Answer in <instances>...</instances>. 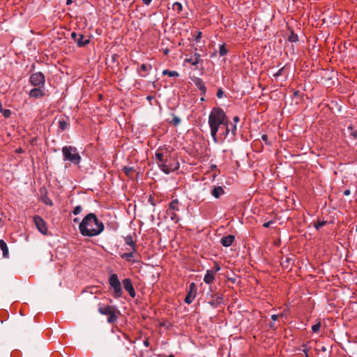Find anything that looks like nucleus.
Here are the masks:
<instances>
[{
	"mask_svg": "<svg viewBox=\"0 0 357 357\" xmlns=\"http://www.w3.org/2000/svg\"><path fill=\"white\" fill-rule=\"evenodd\" d=\"M208 125L211 129V135L215 143H218L217 133L220 126L225 127L224 138H226L229 132L228 119L224 110L220 107H214L208 116Z\"/></svg>",
	"mask_w": 357,
	"mask_h": 357,
	"instance_id": "f257e3e1",
	"label": "nucleus"
},
{
	"mask_svg": "<svg viewBox=\"0 0 357 357\" xmlns=\"http://www.w3.org/2000/svg\"><path fill=\"white\" fill-rule=\"evenodd\" d=\"M104 228L102 222L92 213L86 215L79 225V231L84 236H98L104 230Z\"/></svg>",
	"mask_w": 357,
	"mask_h": 357,
	"instance_id": "f03ea898",
	"label": "nucleus"
},
{
	"mask_svg": "<svg viewBox=\"0 0 357 357\" xmlns=\"http://www.w3.org/2000/svg\"><path fill=\"white\" fill-rule=\"evenodd\" d=\"M155 160L160 169L165 174L174 172L179 168V163L177 160L172 157L168 152H162L158 150L155 154Z\"/></svg>",
	"mask_w": 357,
	"mask_h": 357,
	"instance_id": "7ed1b4c3",
	"label": "nucleus"
},
{
	"mask_svg": "<svg viewBox=\"0 0 357 357\" xmlns=\"http://www.w3.org/2000/svg\"><path fill=\"white\" fill-rule=\"evenodd\" d=\"M62 153L65 161H70L75 165H79L81 161V156L76 147L66 146L62 148Z\"/></svg>",
	"mask_w": 357,
	"mask_h": 357,
	"instance_id": "20e7f679",
	"label": "nucleus"
},
{
	"mask_svg": "<svg viewBox=\"0 0 357 357\" xmlns=\"http://www.w3.org/2000/svg\"><path fill=\"white\" fill-rule=\"evenodd\" d=\"M109 289L112 290V296L114 298H119L123 295L121 284L119 280L118 275L113 273L109 278Z\"/></svg>",
	"mask_w": 357,
	"mask_h": 357,
	"instance_id": "39448f33",
	"label": "nucleus"
},
{
	"mask_svg": "<svg viewBox=\"0 0 357 357\" xmlns=\"http://www.w3.org/2000/svg\"><path fill=\"white\" fill-rule=\"evenodd\" d=\"M29 82L34 86L42 87L45 85V77L41 72L34 73L31 75Z\"/></svg>",
	"mask_w": 357,
	"mask_h": 357,
	"instance_id": "423d86ee",
	"label": "nucleus"
},
{
	"mask_svg": "<svg viewBox=\"0 0 357 357\" xmlns=\"http://www.w3.org/2000/svg\"><path fill=\"white\" fill-rule=\"evenodd\" d=\"M197 291V289L196 284L195 282L190 283L188 288L187 295L184 300L185 303L187 304L192 303L196 298Z\"/></svg>",
	"mask_w": 357,
	"mask_h": 357,
	"instance_id": "0eeeda50",
	"label": "nucleus"
},
{
	"mask_svg": "<svg viewBox=\"0 0 357 357\" xmlns=\"http://www.w3.org/2000/svg\"><path fill=\"white\" fill-rule=\"evenodd\" d=\"M34 224L38 230L43 234H47L48 229L45 220L39 215L33 217Z\"/></svg>",
	"mask_w": 357,
	"mask_h": 357,
	"instance_id": "6e6552de",
	"label": "nucleus"
},
{
	"mask_svg": "<svg viewBox=\"0 0 357 357\" xmlns=\"http://www.w3.org/2000/svg\"><path fill=\"white\" fill-rule=\"evenodd\" d=\"M123 285L126 291H127L129 295L134 298L136 296V293L134 287L132 283V280L130 278H126L122 281Z\"/></svg>",
	"mask_w": 357,
	"mask_h": 357,
	"instance_id": "1a4fd4ad",
	"label": "nucleus"
},
{
	"mask_svg": "<svg viewBox=\"0 0 357 357\" xmlns=\"http://www.w3.org/2000/svg\"><path fill=\"white\" fill-rule=\"evenodd\" d=\"M185 63H188L190 65L195 66L200 62H202V59H201L200 54L197 52H195V54L191 56L190 58H185L184 60Z\"/></svg>",
	"mask_w": 357,
	"mask_h": 357,
	"instance_id": "9d476101",
	"label": "nucleus"
},
{
	"mask_svg": "<svg viewBox=\"0 0 357 357\" xmlns=\"http://www.w3.org/2000/svg\"><path fill=\"white\" fill-rule=\"evenodd\" d=\"M151 70L152 66L151 64L143 63L137 69V72L141 77H145L149 75Z\"/></svg>",
	"mask_w": 357,
	"mask_h": 357,
	"instance_id": "9b49d317",
	"label": "nucleus"
},
{
	"mask_svg": "<svg viewBox=\"0 0 357 357\" xmlns=\"http://www.w3.org/2000/svg\"><path fill=\"white\" fill-rule=\"evenodd\" d=\"M31 98H40L45 96V92L40 89V87H37L32 89L29 93Z\"/></svg>",
	"mask_w": 357,
	"mask_h": 357,
	"instance_id": "f8f14e48",
	"label": "nucleus"
},
{
	"mask_svg": "<svg viewBox=\"0 0 357 357\" xmlns=\"http://www.w3.org/2000/svg\"><path fill=\"white\" fill-rule=\"evenodd\" d=\"M234 240L235 236L229 234L226 236H223L220 240V243L224 247H229L234 243Z\"/></svg>",
	"mask_w": 357,
	"mask_h": 357,
	"instance_id": "ddd939ff",
	"label": "nucleus"
},
{
	"mask_svg": "<svg viewBox=\"0 0 357 357\" xmlns=\"http://www.w3.org/2000/svg\"><path fill=\"white\" fill-rule=\"evenodd\" d=\"M215 273L210 269L207 270L204 277V282L207 284H211L215 280Z\"/></svg>",
	"mask_w": 357,
	"mask_h": 357,
	"instance_id": "4468645a",
	"label": "nucleus"
},
{
	"mask_svg": "<svg viewBox=\"0 0 357 357\" xmlns=\"http://www.w3.org/2000/svg\"><path fill=\"white\" fill-rule=\"evenodd\" d=\"M116 309V308L114 306L102 305L99 307L98 311L102 314L109 315Z\"/></svg>",
	"mask_w": 357,
	"mask_h": 357,
	"instance_id": "2eb2a0df",
	"label": "nucleus"
},
{
	"mask_svg": "<svg viewBox=\"0 0 357 357\" xmlns=\"http://www.w3.org/2000/svg\"><path fill=\"white\" fill-rule=\"evenodd\" d=\"M179 211V202L177 199H173L169 204L167 211Z\"/></svg>",
	"mask_w": 357,
	"mask_h": 357,
	"instance_id": "dca6fc26",
	"label": "nucleus"
},
{
	"mask_svg": "<svg viewBox=\"0 0 357 357\" xmlns=\"http://www.w3.org/2000/svg\"><path fill=\"white\" fill-rule=\"evenodd\" d=\"M134 252L132 250L131 252H125L121 255V258L125 259L127 261L134 264L137 261V260L134 259Z\"/></svg>",
	"mask_w": 357,
	"mask_h": 357,
	"instance_id": "f3484780",
	"label": "nucleus"
},
{
	"mask_svg": "<svg viewBox=\"0 0 357 357\" xmlns=\"http://www.w3.org/2000/svg\"><path fill=\"white\" fill-rule=\"evenodd\" d=\"M212 195L215 198H219L221 195L225 194V190L221 186L215 187L211 191Z\"/></svg>",
	"mask_w": 357,
	"mask_h": 357,
	"instance_id": "a211bd4d",
	"label": "nucleus"
},
{
	"mask_svg": "<svg viewBox=\"0 0 357 357\" xmlns=\"http://www.w3.org/2000/svg\"><path fill=\"white\" fill-rule=\"evenodd\" d=\"M75 42L79 47H83L89 43V39H84V36L82 34H78V37Z\"/></svg>",
	"mask_w": 357,
	"mask_h": 357,
	"instance_id": "6ab92c4d",
	"label": "nucleus"
},
{
	"mask_svg": "<svg viewBox=\"0 0 357 357\" xmlns=\"http://www.w3.org/2000/svg\"><path fill=\"white\" fill-rule=\"evenodd\" d=\"M347 130L349 132V137L357 141V128L351 124L347 127Z\"/></svg>",
	"mask_w": 357,
	"mask_h": 357,
	"instance_id": "aec40b11",
	"label": "nucleus"
},
{
	"mask_svg": "<svg viewBox=\"0 0 357 357\" xmlns=\"http://www.w3.org/2000/svg\"><path fill=\"white\" fill-rule=\"evenodd\" d=\"M0 249L3 252V257H8V248L6 243L2 239H0Z\"/></svg>",
	"mask_w": 357,
	"mask_h": 357,
	"instance_id": "412c9836",
	"label": "nucleus"
},
{
	"mask_svg": "<svg viewBox=\"0 0 357 357\" xmlns=\"http://www.w3.org/2000/svg\"><path fill=\"white\" fill-rule=\"evenodd\" d=\"M196 86L199 88V89L201 91L202 94H205L206 92V87L204 83V82L198 78L195 82Z\"/></svg>",
	"mask_w": 357,
	"mask_h": 357,
	"instance_id": "4be33fe9",
	"label": "nucleus"
},
{
	"mask_svg": "<svg viewBox=\"0 0 357 357\" xmlns=\"http://www.w3.org/2000/svg\"><path fill=\"white\" fill-rule=\"evenodd\" d=\"M119 313V312H118V310L116 309L114 310L110 314L107 315L108 316L107 321L109 323L116 322L117 320V318H118Z\"/></svg>",
	"mask_w": 357,
	"mask_h": 357,
	"instance_id": "5701e85b",
	"label": "nucleus"
},
{
	"mask_svg": "<svg viewBox=\"0 0 357 357\" xmlns=\"http://www.w3.org/2000/svg\"><path fill=\"white\" fill-rule=\"evenodd\" d=\"M125 241H126V243L128 245H130L131 248H132V250L133 251H135L136 250V248H135V241H133V238H132V236H127L126 238H125Z\"/></svg>",
	"mask_w": 357,
	"mask_h": 357,
	"instance_id": "b1692460",
	"label": "nucleus"
},
{
	"mask_svg": "<svg viewBox=\"0 0 357 357\" xmlns=\"http://www.w3.org/2000/svg\"><path fill=\"white\" fill-rule=\"evenodd\" d=\"M288 72L287 71L286 67L283 66L278 71L273 74V77L277 78L280 75H284L285 78L287 77Z\"/></svg>",
	"mask_w": 357,
	"mask_h": 357,
	"instance_id": "393cba45",
	"label": "nucleus"
},
{
	"mask_svg": "<svg viewBox=\"0 0 357 357\" xmlns=\"http://www.w3.org/2000/svg\"><path fill=\"white\" fill-rule=\"evenodd\" d=\"M59 128L63 131L65 130L66 129H67L68 126V123L67 122V121L64 119H60L59 120Z\"/></svg>",
	"mask_w": 357,
	"mask_h": 357,
	"instance_id": "a878e982",
	"label": "nucleus"
},
{
	"mask_svg": "<svg viewBox=\"0 0 357 357\" xmlns=\"http://www.w3.org/2000/svg\"><path fill=\"white\" fill-rule=\"evenodd\" d=\"M167 214L169 215L170 219L174 222L175 223H177L179 220V218L176 214V212L175 211H167Z\"/></svg>",
	"mask_w": 357,
	"mask_h": 357,
	"instance_id": "bb28decb",
	"label": "nucleus"
},
{
	"mask_svg": "<svg viewBox=\"0 0 357 357\" xmlns=\"http://www.w3.org/2000/svg\"><path fill=\"white\" fill-rule=\"evenodd\" d=\"M163 75H168L169 77H178V73L176 71H171L167 69L162 71Z\"/></svg>",
	"mask_w": 357,
	"mask_h": 357,
	"instance_id": "cd10ccee",
	"label": "nucleus"
},
{
	"mask_svg": "<svg viewBox=\"0 0 357 357\" xmlns=\"http://www.w3.org/2000/svg\"><path fill=\"white\" fill-rule=\"evenodd\" d=\"M172 9L174 10H176L178 13H179L182 11V9H183L182 4L179 2H175L172 5Z\"/></svg>",
	"mask_w": 357,
	"mask_h": 357,
	"instance_id": "c85d7f7f",
	"label": "nucleus"
},
{
	"mask_svg": "<svg viewBox=\"0 0 357 357\" xmlns=\"http://www.w3.org/2000/svg\"><path fill=\"white\" fill-rule=\"evenodd\" d=\"M172 116H173V118L169 121V123L174 126H177L181 123V119L179 117L175 116L174 114H172Z\"/></svg>",
	"mask_w": 357,
	"mask_h": 357,
	"instance_id": "c756f323",
	"label": "nucleus"
},
{
	"mask_svg": "<svg viewBox=\"0 0 357 357\" xmlns=\"http://www.w3.org/2000/svg\"><path fill=\"white\" fill-rule=\"evenodd\" d=\"M228 53V50L226 48L225 45L222 44L220 46L219 54L220 56H223Z\"/></svg>",
	"mask_w": 357,
	"mask_h": 357,
	"instance_id": "7c9ffc66",
	"label": "nucleus"
},
{
	"mask_svg": "<svg viewBox=\"0 0 357 357\" xmlns=\"http://www.w3.org/2000/svg\"><path fill=\"white\" fill-rule=\"evenodd\" d=\"M321 326V324L320 320L317 321V323L312 326V331L313 333H319Z\"/></svg>",
	"mask_w": 357,
	"mask_h": 357,
	"instance_id": "2f4dec72",
	"label": "nucleus"
},
{
	"mask_svg": "<svg viewBox=\"0 0 357 357\" xmlns=\"http://www.w3.org/2000/svg\"><path fill=\"white\" fill-rule=\"evenodd\" d=\"M326 224V221H324V220H323V221L317 220V221L314 223V227H315L317 230H319L320 228H321V227H322L323 226H324Z\"/></svg>",
	"mask_w": 357,
	"mask_h": 357,
	"instance_id": "473e14b6",
	"label": "nucleus"
},
{
	"mask_svg": "<svg viewBox=\"0 0 357 357\" xmlns=\"http://www.w3.org/2000/svg\"><path fill=\"white\" fill-rule=\"evenodd\" d=\"M123 172L127 175V176H130L132 172H134V169L132 167H124L123 169Z\"/></svg>",
	"mask_w": 357,
	"mask_h": 357,
	"instance_id": "72a5a7b5",
	"label": "nucleus"
},
{
	"mask_svg": "<svg viewBox=\"0 0 357 357\" xmlns=\"http://www.w3.org/2000/svg\"><path fill=\"white\" fill-rule=\"evenodd\" d=\"M298 36L293 32L289 36V40L291 42H296V41H298Z\"/></svg>",
	"mask_w": 357,
	"mask_h": 357,
	"instance_id": "f704fd0d",
	"label": "nucleus"
},
{
	"mask_svg": "<svg viewBox=\"0 0 357 357\" xmlns=\"http://www.w3.org/2000/svg\"><path fill=\"white\" fill-rule=\"evenodd\" d=\"M82 211V207L81 206H77L74 208L73 211V213L75 215L79 214Z\"/></svg>",
	"mask_w": 357,
	"mask_h": 357,
	"instance_id": "c9c22d12",
	"label": "nucleus"
},
{
	"mask_svg": "<svg viewBox=\"0 0 357 357\" xmlns=\"http://www.w3.org/2000/svg\"><path fill=\"white\" fill-rule=\"evenodd\" d=\"M210 270L216 274V273L220 270V266L217 262H215L213 267Z\"/></svg>",
	"mask_w": 357,
	"mask_h": 357,
	"instance_id": "e433bc0d",
	"label": "nucleus"
},
{
	"mask_svg": "<svg viewBox=\"0 0 357 357\" xmlns=\"http://www.w3.org/2000/svg\"><path fill=\"white\" fill-rule=\"evenodd\" d=\"M2 113L5 118H8L11 115V111L10 109H2Z\"/></svg>",
	"mask_w": 357,
	"mask_h": 357,
	"instance_id": "4c0bfd02",
	"label": "nucleus"
},
{
	"mask_svg": "<svg viewBox=\"0 0 357 357\" xmlns=\"http://www.w3.org/2000/svg\"><path fill=\"white\" fill-rule=\"evenodd\" d=\"M202 33L201 31H198L197 33V35L195 36V41L197 43H199L200 40L202 38Z\"/></svg>",
	"mask_w": 357,
	"mask_h": 357,
	"instance_id": "58836bf2",
	"label": "nucleus"
},
{
	"mask_svg": "<svg viewBox=\"0 0 357 357\" xmlns=\"http://www.w3.org/2000/svg\"><path fill=\"white\" fill-rule=\"evenodd\" d=\"M261 139L266 143V144L271 145V142L268 141L267 135H262Z\"/></svg>",
	"mask_w": 357,
	"mask_h": 357,
	"instance_id": "ea45409f",
	"label": "nucleus"
},
{
	"mask_svg": "<svg viewBox=\"0 0 357 357\" xmlns=\"http://www.w3.org/2000/svg\"><path fill=\"white\" fill-rule=\"evenodd\" d=\"M229 131L231 132V133L235 135L236 131V124L231 125V128H229Z\"/></svg>",
	"mask_w": 357,
	"mask_h": 357,
	"instance_id": "a19ab883",
	"label": "nucleus"
},
{
	"mask_svg": "<svg viewBox=\"0 0 357 357\" xmlns=\"http://www.w3.org/2000/svg\"><path fill=\"white\" fill-rule=\"evenodd\" d=\"M223 95H224V91L222 89H218V91L217 92V97L218 98H222L223 97Z\"/></svg>",
	"mask_w": 357,
	"mask_h": 357,
	"instance_id": "79ce46f5",
	"label": "nucleus"
},
{
	"mask_svg": "<svg viewBox=\"0 0 357 357\" xmlns=\"http://www.w3.org/2000/svg\"><path fill=\"white\" fill-rule=\"evenodd\" d=\"M273 223V220H270L268 222H266L265 223L263 224V227H266V228H268L271 227V225Z\"/></svg>",
	"mask_w": 357,
	"mask_h": 357,
	"instance_id": "37998d69",
	"label": "nucleus"
},
{
	"mask_svg": "<svg viewBox=\"0 0 357 357\" xmlns=\"http://www.w3.org/2000/svg\"><path fill=\"white\" fill-rule=\"evenodd\" d=\"M143 344L146 347H150V343H149V338H146L144 342H143Z\"/></svg>",
	"mask_w": 357,
	"mask_h": 357,
	"instance_id": "c03bdc74",
	"label": "nucleus"
},
{
	"mask_svg": "<svg viewBox=\"0 0 357 357\" xmlns=\"http://www.w3.org/2000/svg\"><path fill=\"white\" fill-rule=\"evenodd\" d=\"M149 202L151 203V204L152 206H155V201H154V198L152 197V196H150L149 197Z\"/></svg>",
	"mask_w": 357,
	"mask_h": 357,
	"instance_id": "a18cd8bd",
	"label": "nucleus"
},
{
	"mask_svg": "<svg viewBox=\"0 0 357 357\" xmlns=\"http://www.w3.org/2000/svg\"><path fill=\"white\" fill-rule=\"evenodd\" d=\"M282 314H280V315H278V314H273V315L271 316V319H272V320H273V321H276V320L278 319V317H282Z\"/></svg>",
	"mask_w": 357,
	"mask_h": 357,
	"instance_id": "49530a36",
	"label": "nucleus"
},
{
	"mask_svg": "<svg viewBox=\"0 0 357 357\" xmlns=\"http://www.w3.org/2000/svg\"><path fill=\"white\" fill-rule=\"evenodd\" d=\"M71 37L75 41V40H77V38L78 37V34H77L75 32H72L71 33Z\"/></svg>",
	"mask_w": 357,
	"mask_h": 357,
	"instance_id": "de8ad7c7",
	"label": "nucleus"
},
{
	"mask_svg": "<svg viewBox=\"0 0 357 357\" xmlns=\"http://www.w3.org/2000/svg\"><path fill=\"white\" fill-rule=\"evenodd\" d=\"M45 204H47V205H50L52 206V202L51 199H47L44 201Z\"/></svg>",
	"mask_w": 357,
	"mask_h": 357,
	"instance_id": "09e8293b",
	"label": "nucleus"
},
{
	"mask_svg": "<svg viewBox=\"0 0 357 357\" xmlns=\"http://www.w3.org/2000/svg\"><path fill=\"white\" fill-rule=\"evenodd\" d=\"M152 0H142L144 5L149 6L151 3Z\"/></svg>",
	"mask_w": 357,
	"mask_h": 357,
	"instance_id": "8fccbe9b",
	"label": "nucleus"
},
{
	"mask_svg": "<svg viewBox=\"0 0 357 357\" xmlns=\"http://www.w3.org/2000/svg\"><path fill=\"white\" fill-rule=\"evenodd\" d=\"M233 120H234V123H235V124H236V123L239 122L240 119H239V117H238V116H234V117Z\"/></svg>",
	"mask_w": 357,
	"mask_h": 357,
	"instance_id": "3c124183",
	"label": "nucleus"
},
{
	"mask_svg": "<svg viewBox=\"0 0 357 357\" xmlns=\"http://www.w3.org/2000/svg\"><path fill=\"white\" fill-rule=\"evenodd\" d=\"M350 194V190H346L344 192V195H349Z\"/></svg>",
	"mask_w": 357,
	"mask_h": 357,
	"instance_id": "603ef678",
	"label": "nucleus"
},
{
	"mask_svg": "<svg viewBox=\"0 0 357 357\" xmlns=\"http://www.w3.org/2000/svg\"><path fill=\"white\" fill-rule=\"evenodd\" d=\"M72 2H73V1H72V0H66V4H67V5H70V4H71V3H72Z\"/></svg>",
	"mask_w": 357,
	"mask_h": 357,
	"instance_id": "864d4df0",
	"label": "nucleus"
},
{
	"mask_svg": "<svg viewBox=\"0 0 357 357\" xmlns=\"http://www.w3.org/2000/svg\"><path fill=\"white\" fill-rule=\"evenodd\" d=\"M298 93H299V91H295L294 92V96H298Z\"/></svg>",
	"mask_w": 357,
	"mask_h": 357,
	"instance_id": "5fc2aeb1",
	"label": "nucleus"
},
{
	"mask_svg": "<svg viewBox=\"0 0 357 357\" xmlns=\"http://www.w3.org/2000/svg\"><path fill=\"white\" fill-rule=\"evenodd\" d=\"M124 336H125V337H126L127 340H128L131 343H132V342H133L132 341H131V340H130L128 339V336L127 335H124Z\"/></svg>",
	"mask_w": 357,
	"mask_h": 357,
	"instance_id": "6e6d98bb",
	"label": "nucleus"
},
{
	"mask_svg": "<svg viewBox=\"0 0 357 357\" xmlns=\"http://www.w3.org/2000/svg\"><path fill=\"white\" fill-rule=\"evenodd\" d=\"M129 350V348L128 347H126V350H125V352L128 351Z\"/></svg>",
	"mask_w": 357,
	"mask_h": 357,
	"instance_id": "4d7b16f0",
	"label": "nucleus"
},
{
	"mask_svg": "<svg viewBox=\"0 0 357 357\" xmlns=\"http://www.w3.org/2000/svg\"><path fill=\"white\" fill-rule=\"evenodd\" d=\"M168 357H174V356L173 354H170Z\"/></svg>",
	"mask_w": 357,
	"mask_h": 357,
	"instance_id": "13d9d810",
	"label": "nucleus"
},
{
	"mask_svg": "<svg viewBox=\"0 0 357 357\" xmlns=\"http://www.w3.org/2000/svg\"><path fill=\"white\" fill-rule=\"evenodd\" d=\"M77 221H78L77 218L74 219V222H77Z\"/></svg>",
	"mask_w": 357,
	"mask_h": 357,
	"instance_id": "bf43d9fd",
	"label": "nucleus"
},
{
	"mask_svg": "<svg viewBox=\"0 0 357 357\" xmlns=\"http://www.w3.org/2000/svg\"><path fill=\"white\" fill-rule=\"evenodd\" d=\"M305 354H306V357H308V355H307V353H305Z\"/></svg>",
	"mask_w": 357,
	"mask_h": 357,
	"instance_id": "052dcab7",
	"label": "nucleus"
},
{
	"mask_svg": "<svg viewBox=\"0 0 357 357\" xmlns=\"http://www.w3.org/2000/svg\"><path fill=\"white\" fill-rule=\"evenodd\" d=\"M356 231H357V225H356Z\"/></svg>",
	"mask_w": 357,
	"mask_h": 357,
	"instance_id": "680f3d73",
	"label": "nucleus"
}]
</instances>
